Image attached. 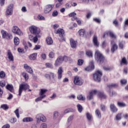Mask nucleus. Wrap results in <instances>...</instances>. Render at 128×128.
<instances>
[{"label": "nucleus", "mask_w": 128, "mask_h": 128, "mask_svg": "<svg viewBox=\"0 0 128 128\" xmlns=\"http://www.w3.org/2000/svg\"><path fill=\"white\" fill-rule=\"evenodd\" d=\"M96 94H98L99 98H106V96L104 94V93L103 92H98L96 90H92L90 92L89 95L87 96V100H92L94 98V96Z\"/></svg>", "instance_id": "1"}, {"label": "nucleus", "mask_w": 128, "mask_h": 128, "mask_svg": "<svg viewBox=\"0 0 128 128\" xmlns=\"http://www.w3.org/2000/svg\"><path fill=\"white\" fill-rule=\"evenodd\" d=\"M30 88V86L27 84H20L19 86L18 96H20L22 92V90L26 92L28 90V92H32V90Z\"/></svg>", "instance_id": "2"}, {"label": "nucleus", "mask_w": 128, "mask_h": 128, "mask_svg": "<svg viewBox=\"0 0 128 128\" xmlns=\"http://www.w3.org/2000/svg\"><path fill=\"white\" fill-rule=\"evenodd\" d=\"M95 60H96L100 64H102V62H104V56H102V54H100V52L98 50H97L96 52Z\"/></svg>", "instance_id": "3"}, {"label": "nucleus", "mask_w": 128, "mask_h": 128, "mask_svg": "<svg viewBox=\"0 0 128 128\" xmlns=\"http://www.w3.org/2000/svg\"><path fill=\"white\" fill-rule=\"evenodd\" d=\"M48 92V90L46 89H40V90L39 92L40 96L35 100V102H40L42 100H44V98L46 97V95L44 94Z\"/></svg>", "instance_id": "4"}, {"label": "nucleus", "mask_w": 128, "mask_h": 128, "mask_svg": "<svg viewBox=\"0 0 128 128\" xmlns=\"http://www.w3.org/2000/svg\"><path fill=\"white\" fill-rule=\"evenodd\" d=\"M29 30L30 32L34 36H38V34H40V28L34 25L29 27Z\"/></svg>", "instance_id": "5"}, {"label": "nucleus", "mask_w": 128, "mask_h": 128, "mask_svg": "<svg viewBox=\"0 0 128 128\" xmlns=\"http://www.w3.org/2000/svg\"><path fill=\"white\" fill-rule=\"evenodd\" d=\"M102 76V72L100 70H98L93 75V78L95 82H100V78Z\"/></svg>", "instance_id": "6"}, {"label": "nucleus", "mask_w": 128, "mask_h": 128, "mask_svg": "<svg viewBox=\"0 0 128 128\" xmlns=\"http://www.w3.org/2000/svg\"><path fill=\"white\" fill-rule=\"evenodd\" d=\"M14 12V4H10L8 7L6 11V16H12Z\"/></svg>", "instance_id": "7"}, {"label": "nucleus", "mask_w": 128, "mask_h": 128, "mask_svg": "<svg viewBox=\"0 0 128 128\" xmlns=\"http://www.w3.org/2000/svg\"><path fill=\"white\" fill-rule=\"evenodd\" d=\"M36 118L38 124H40V122H46V118L42 114L36 115Z\"/></svg>", "instance_id": "8"}, {"label": "nucleus", "mask_w": 128, "mask_h": 128, "mask_svg": "<svg viewBox=\"0 0 128 128\" xmlns=\"http://www.w3.org/2000/svg\"><path fill=\"white\" fill-rule=\"evenodd\" d=\"M1 34L3 38H8V40H12V34L8 33L6 31L4 30H1Z\"/></svg>", "instance_id": "9"}, {"label": "nucleus", "mask_w": 128, "mask_h": 128, "mask_svg": "<svg viewBox=\"0 0 128 128\" xmlns=\"http://www.w3.org/2000/svg\"><path fill=\"white\" fill-rule=\"evenodd\" d=\"M74 84L77 86H82V84H84V80L82 79V78L76 76L74 77Z\"/></svg>", "instance_id": "10"}, {"label": "nucleus", "mask_w": 128, "mask_h": 128, "mask_svg": "<svg viewBox=\"0 0 128 128\" xmlns=\"http://www.w3.org/2000/svg\"><path fill=\"white\" fill-rule=\"evenodd\" d=\"M56 34H58L59 36L62 40H64V29L59 28L56 32Z\"/></svg>", "instance_id": "11"}, {"label": "nucleus", "mask_w": 128, "mask_h": 128, "mask_svg": "<svg viewBox=\"0 0 128 128\" xmlns=\"http://www.w3.org/2000/svg\"><path fill=\"white\" fill-rule=\"evenodd\" d=\"M12 32L14 34H18V36H22V32L20 31V29L16 26L13 27Z\"/></svg>", "instance_id": "12"}, {"label": "nucleus", "mask_w": 128, "mask_h": 128, "mask_svg": "<svg viewBox=\"0 0 128 128\" xmlns=\"http://www.w3.org/2000/svg\"><path fill=\"white\" fill-rule=\"evenodd\" d=\"M62 72H64L62 67L60 66L58 68V71L57 72L58 79V80H60L62 78Z\"/></svg>", "instance_id": "13"}, {"label": "nucleus", "mask_w": 128, "mask_h": 128, "mask_svg": "<svg viewBox=\"0 0 128 128\" xmlns=\"http://www.w3.org/2000/svg\"><path fill=\"white\" fill-rule=\"evenodd\" d=\"M24 68L26 70V72H28L31 74H34V70H32V67L28 66V64H24Z\"/></svg>", "instance_id": "14"}, {"label": "nucleus", "mask_w": 128, "mask_h": 128, "mask_svg": "<svg viewBox=\"0 0 128 128\" xmlns=\"http://www.w3.org/2000/svg\"><path fill=\"white\" fill-rule=\"evenodd\" d=\"M62 62H64L62 60V56H60L58 57L55 61L54 66H60V64H62Z\"/></svg>", "instance_id": "15"}, {"label": "nucleus", "mask_w": 128, "mask_h": 128, "mask_svg": "<svg viewBox=\"0 0 128 128\" xmlns=\"http://www.w3.org/2000/svg\"><path fill=\"white\" fill-rule=\"evenodd\" d=\"M94 70V62L92 61L90 63V66L84 68L86 72H92Z\"/></svg>", "instance_id": "16"}, {"label": "nucleus", "mask_w": 128, "mask_h": 128, "mask_svg": "<svg viewBox=\"0 0 128 128\" xmlns=\"http://www.w3.org/2000/svg\"><path fill=\"white\" fill-rule=\"evenodd\" d=\"M52 8H54L52 5L48 4L46 6L44 9V12L45 14H48L52 10Z\"/></svg>", "instance_id": "17"}, {"label": "nucleus", "mask_w": 128, "mask_h": 128, "mask_svg": "<svg viewBox=\"0 0 128 128\" xmlns=\"http://www.w3.org/2000/svg\"><path fill=\"white\" fill-rule=\"evenodd\" d=\"M50 78H52V82L54 84L56 82V75L54 73L50 72Z\"/></svg>", "instance_id": "18"}, {"label": "nucleus", "mask_w": 128, "mask_h": 128, "mask_svg": "<svg viewBox=\"0 0 128 128\" xmlns=\"http://www.w3.org/2000/svg\"><path fill=\"white\" fill-rule=\"evenodd\" d=\"M111 44H113L111 48V52L114 54L116 50H118V45L114 44V40L111 41Z\"/></svg>", "instance_id": "19"}, {"label": "nucleus", "mask_w": 128, "mask_h": 128, "mask_svg": "<svg viewBox=\"0 0 128 128\" xmlns=\"http://www.w3.org/2000/svg\"><path fill=\"white\" fill-rule=\"evenodd\" d=\"M110 110L112 112H118V109L117 108L116 106V105L114 104H111L110 106Z\"/></svg>", "instance_id": "20"}, {"label": "nucleus", "mask_w": 128, "mask_h": 128, "mask_svg": "<svg viewBox=\"0 0 128 128\" xmlns=\"http://www.w3.org/2000/svg\"><path fill=\"white\" fill-rule=\"evenodd\" d=\"M93 44L95 46L98 48L100 46V42L98 40V36H94L93 38Z\"/></svg>", "instance_id": "21"}, {"label": "nucleus", "mask_w": 128, "mask_h": 128, "mask_svg": "<svg viewBox=\"0 0 128 128\" xmlns=\"http://www.w3.org/2000/svg\"><path fill=\"white\" fill-rule=\"evenodd\" d=\"M63 62H72V58L68 57L66 56H64V57H62Z\"/></svg>", "instance_id": "22"}, {"label": "nucleus", "mask_w": 128, "mask_h": 128, "mask_svg": "<svg viewBox=\"0 0 128 128\" xmlns=\"http://www.w3.org/2000/svg\"><path fill=\"white\" fill-rule=\"evenodd\" d=\"M70 46L72 48H76V42L73 39L70 40Z\"/></svg>", "instance_id": "23"}, {"label": "nucleus", "mask_w": 128, "mask_h": 128, "mask_svg": "<svg viewBox=\"0 0 128 128\" xmlns=\"http://www.w3.org/2000/svg\"><path fill=\"white\" fill-rule=\"evenodd\" d=\"M8 56L10 62H14V56L10 51L8 52Z\"/></svg>", "instance_id": "24"}, {"label": "nucleus", "mask_w": 128, "mask_h": 128, "mask_svg": "<svg viewBox=\"0 0 128 128\" xmlns=\"http://www.w3.org/2000/svg\"><path fill=\"white\" fill-rule=\"evenodd\" d=\"M6 90H10V92H14V86H12V84H8L6 86Z\"/></svg>", "instance_id": "25"}, {"label": "nucleus", "mask_w": 128, "mask_h": 128, "mask_svg": "<svg viewBox=\"0 0 128 128\" xmlns=\"http://www.w3.org/2000/svg\"><path fill=\"white\" fill-rule=\"evenodd\" d=\"M37 56H38V54L34 53L31 55H30V56H29V58L30 60H35Z\"/></svg>", "instance_id": "26"}, {"label": "nucleus", "mask_w": 128, "mask_h": 128, "mask_svg": "<svg viewBox=\"0 0 128 128\" xmlns=\"http://www.w3.org/2000/svg\"><path fill=\"white\" fill-rule=\"evenodd\" d=\"M33 120L34 119L30 117L25 118L22 120V122H32Z\"/></svg>", "instance_id": "27"}, {"label": "nucleus", "mask_w": 128, "mask_h": 128, "mask_svg": "<svg viewBox=\"0 0 128 128\" xmlns=\"http://www.w3.org/2000/svg\"><path fill=\"white\" fill-rule=\"evenodd\" d=\"M95 114L98 118H102V114H100V110H96Z\"/></svg>", "instance_id": "28"}, {"label": "nucleus", "mask_w": 128, "mask_h": 128, "mask_svg": "<svg viewBox=\"0 0 128 128\" xmlns=\"http://www.w3.org/2000/svg\"><path fill=\"white\" fill-rule=\"evenodd\" d=\"M86 55L87 56H88V58H92V52L90 50H88L86 51Z\"/></svg>", "instance_id": "29"}, {"label": "nucleus", "mask_w": 128, "mask_h": 128, "mask_svg": "<svg viewBox=\"0 0 128 128\" xmlns=\"http://www.w3.org/2000/svg\"><path fill=\"white\" fill-rule=\"evenodd\" d=\"M117 104L118 106H120V108H124V106H126V103L124 102H118Z\"/></svg>", "instance_id": "30"}, {"label": "nucleus", "mask_w": 128, "mask_h": 128, "mask_svg": "<svg viewBox=\"0 0 128 128\" xmlns=\"http://www.w3.org/2000/svg\"><path fill=\"white\" fill-rule=\"evenodd\" d=\"M77 100H86V97L84 96L82 94H79L77 96Z\"/></svg>", "instance_id": "31"}, {"label": "nucleus", "mask_w": 128, "mask_h": 128, "mask_svg": "<svg viewBox=\"0 0 128 128\" xmlns=\"http://www.w3.org/2000/svg\"><path fill=\"white\" fill-rule=\"evenodd\" d=\"M14 42L15 46H18V44H20V39L18 37L14 38Z\"/></svg>", "instance_id": "32"}, {"label": "nucleus", "mask_w": 128, "mask_h": 128, "mask_svg": "<svg viewBox=\"0 0 128 128\" xmlns=\"http://www.w3.org/2000/svg\"><path fill=\"white\" fill-rule=\"evenodd\" d=\"M80 36H86V30H80L78 31Z\"/></svg>", "instance_id": "33"}, {"label": "nucleus", "mask_w": 128, "mask_h": 128, "mask_svg": "<svg viewBox=\"0 0 128 128\" xmlns=\"http://www.w3.org/2000/svg\"><path fill=\"white\" fill-rule=\"evenodd\" d=\"M86 116L88 120L90 121L92 120V115L90 114V112H87L86 114Z\"/></svg>", "instance_id": "34"}, {"label": "nucleus", "mask_w": 128, "mask_h": 128, "mask_svg": "<svg viewBox=\"0 0 128 128\" xmlns=\"http://www.w3.org/2000/svg\"><path fill=\"white\" fill-rule=\"evenodd\" d=\"M46 40L48 44H52L53 42H52V38H50V37L47 38Z\"/></svg>", "instance_id": "35"}, {"label": "nucleus", "mask_w": 128, "mask_h": 128, "mask_svg": "<svg viewBox=\"0 0 128 128\" xmlns=\"http://www.w3.org/2000/svg\"><path fill=\"white\" fill-rule=\"evenodd\" d=\"M103 68L104 70H106V72H110L112 70L113 68L110 66H104Z\"/></svg>", "instance_id": "36"}, {"label": "nucleus", "mask_w": 128, "mask_h": 128, "mask_svg": "<svg viewBox=\"0 0 128 128\" xmlns=\"http://www.w3.org/2000/svg\"><path fill=\"white\" fill-rule=\"evenodd\" d=\"M38 38H40V34H38V36H36L33 38V40H33L35 44L38 42Z\"/></svg>", "instance_id": "37"}, {"label": "nucleus", "mask_w": 128, "mask_h": 128, "mask_svg": "<svg viewBox=\"0 0 128 128\" xmlns=\"http://www.w3.org/2000/svg\"><path fill=\"white\" fill-rule=\"evenodd\" d=\"M123 64H128V62L126 61V58H122L121 62H120V65L122 66Z\"/></svg>", "instance_id": "38"}, {"label": "nucleus", "mask_w": 128, "mask_h": 128, "mask_svg": "<svg viewBox=\"0 0 128 128\" xmlns=\"http://www.w3.org/2000/svg\"><path fill=\"white\" fill-rule=\"evenodd\" d=\"M22 76L25 78L26 80H28V74H27L26 72H22Z\"/></svg>", "instance_id": "39"}, {"label": "nucleus", "mask_w": 128, "mask_h": 128, "mask_svg": "<svg viewBox=\"0 0 128 128\" xmlns=\"http://www.w3.org/2000/svg\"><path fill=\"white\" fill-rule=\"evenodd\" d=\"M120 84L122 86H126L128 84V80L126 79H122L120 80Z\"/></svg>", "instance_id": "40"}, {"label": "nucleus", "mask_w": 128, "mask_h": 128, "mask_svg": "<svg viewBox=\"0 0 128 128\" xmlns=\"http://www.w3.org/2000/svg\"><path fill=\"white\" fill-rule=\"evenodd\" d=\"M0 108H2V110H8V106L6 104H3L1 105Z\"/></svg>", "instance_id": "41"}, {"label": "nucleus", "mask_w": 128, "mask_h": 128, "mask_svg": "<svg viewBox=\"0 0 128 128\" xmlns=\"http://www.w3.org/2000/svg\"><path fill=\"white\" fill-rule=\"evenodd\" d=\"M6 82L4 80L0 81V86L1 88H4L6 86Z\"/></svg>", "instance_id": "42"}, {"label": "nucleus", "mask_w": 128, "mask_h": 128, "mask_svg": "<svg viewBox=\"0 0 128 128\" xmlns=\"http://www.w3.org/2000/svg\"><path fill=\"white\" fill-rule=\"evenodd\" d=\"M118 84H110L108 86V88H117V86H118Z\"/></svg>", "instance_id": "43"}, {"label": "nucleus", "mask_w": 128, "mask_h": 128, "mask_svg": "<svg viewBox=\"0 0 128 128\" xmlns=\"http://www.w3.org/2000/svg\"><path fill=\"white\" fill-rule=\"evenodd\" d=\"M77 108L78 110V112H82V105L78 104L77 105Z\"/></svg>", "instance_id": "44"}, {"label": "nucleus", "mask_w": 128, "mask_h": 128, "mask_svg": "<svg viewBox=\"0 0 128 128\" xmlns=\"http://www.w3.org/2000/svg\"><path fill=\"white\" fill-rule=\"evenodd\" d=\"M6 77V72L4 71H1L0 72V78H4Z\"/></svg>", "instance_id": "45"}, {"label": "nucleus", "mask_w": 128, "mask_h": 128, "mask_svg": "<svg viewBox=\"0 0 128 128\" xmlns=\"http://www.w3.org/2000/svg\"><path fill=\"white\" fill-rule=\"evenodd\" d=\"M116 120H122V113H119L116 116Z\"/></svg>", "instance_id": "46"}, {"label": "nucleus", "mask_w": 128, "mask_h": 128, "mask_svg": "<svg viewBox=\"0 0 128 128\" xmlns=\"http://www.w3.org/2000/svg\"><path fill=\"white\" fill-rule=\"evenodd\" d=\"M108 34H110V36L112 38H116V36L114 35V34L112 32H108Z\"/></svg>", "instance_id": "47"}, {"label": "nucleus", "mask_w": 128, "mask_h": 128, "mask_svg": "<svg viewBox=\"0 0 128 128\" xmlns=\"http://www.w3.org/2000/svg\"><path fill=\"white\" fill-rule=\"evenodd\" d=\"M100 108L102 112H106V106L104 104L100 105Z\"/></svg>", "instance_id": "48"}, {"label": "nucleus", "mask_w": 128, "mask_h": 128, "mask_svg": "<svg viewBox=\"0 0 128 128\" xmlns=\"http://www.w3.org/2000/svg\"><path fill=\"white\" fill-rule=\"evenodd\" d=\"M48 56L50 58H54V52H50Z\"/></svg>", "instance_id": "49"}, {"label": "nucleus", "mask_w": 128, "mask_h": 128, "mask_svg": "<svg viewBox=\"0 0 128 128\" xmlns=\"http://www.w3.org/2000/svg\"><path fill=\"white\" fill-rule=\"evenodd\" d=\"M82 64H84V60H78V66H82Z\"/></svg>", "instance_id": "50"}, {"label": "nucleus", "mask_w": 128, "mask_h": 128, "mask_svg": "<svg viewBox=\"0 0 128 128\" xmlns=\"http://www.w3.org/2000/svg\"><path fill=\"white\" fill-rule=\"evenodd\" d=\"M10 122L11 124H14L16 122V118H12L10 120Z\"/></svg>", "instance_id": "51"}, {"label": "nucleus", "mask_w": 128, "mask_h": 128, "mask_svg": "<svg viewBox=\"0 0 128 128\" xmlns=\"http://www.w3.org/2000/svg\"><path fill=\"white\" fill-rule=\"evenodd\" d=\"M40 128H48V125L46 123H42L40 125Z\"/></svg>", "instance_id": "52"}, {"label": "nucleus", "mask_w": 128, "mask_h": 128, "mask_svg": "<svg viewBox=\"0 0 128 128\" xmlns=\"http://www.w3.org/2000/svg\"><path fill=\"white\" fill-rule=\"evenodd\" d=\"M72 111V108H68L64 111V114H68V112H70Z\"/></svg>", "instance_id": "53"}, {"label": "nucleus", "mask_w": 128, "mask_h": 128, "mask_svg": "<svg viewBox=\"0 0 128 128\" xmlns=\"http://www.w3.org/2000/svg\"><path fill=\"white\" fill-rule=\"evenodd\" d=\"M14 114H16L18 118H20V114H18V108L16 109L14 112Z\"/></svg>", "instance_id": "54"}, {"label": "nucleus", "mask_w": 128, "mask_h": 128, "mask_svg": "<svg viewBox=\"0 0 128 128\" xmlns=\"http://www.w3.org/2000/svg\"><path fill=\"white\" fill-rule=\"evenodd\" d=\"M38 20H44L45 18L43 16H42V15H39L38 16Z\"/></svg>", "instance_id": "55"}, {"label": "nucleus", "mask_w": 128, "mask_h": 128, "mask_svg": "<svg viewBox=\"0 0 128 128\" xmlns=\"http://www.w3.org/2000/svg\"><path fill=\"white\" fill-rule=\"evenodd\" d=\"M58 14V12L56 10H54L52 14V16H56Z\"/></svg>", "instance_id": "56"}, {"label": "nucleus", "mask_w": 128, "mask_h": 128, "mask_svg": "<svg viewBox=\"0 0 128 128\" xmlns=\"http://www.w3.org/2000/svg\"><path fill=\"white\" fill-rule=\"evenodd\" d=\"M109 94H110V96H116V92H114V91H110Z\"/></svg>", "instance_id": "57"}, {"label": "nucleus", "mask_w": 128, "mask_h": 128, "mask_svg": "<svg viewBox=\"0 0 128 128\" xmlns=\"http://www.w3.org/2000/svg\"><path fill=\"white\" fill-rule=\"evenodd\" d=\"M40 48V45H36L35 47L34 48V50H38Z\"/></svg>", "instance_id": "58"}, {"label": "nucleus", "mask_w": 128, "mask_h": 128, "mask_svg": "<svg viewBox=\"0 0 128 128\" xmlns=\"http://www.w3.org/2000/svg\"><path fill=\"white\" fill-rule=\"evenodd\" d=\"M56 98V93H54L52 94V95L50 96V98H51V100H54V98Z\"/></svg>", "instance_id": "59"}, {"label": "nucleus", "mask_w": 128, "mask_h": 128, "mask_svg": "<svg viewBox=\"0 0 128 128\" xmlns=\"http://www.w3.org/2000/svg\"><path fill=\"white\" fill-rule=\"evenodd\" d=\"M18 52H22V54H24V48H18Z\"/></svg>", "instance_id": "60"}, {"label": "nucleus", "mask_w": 128, "mask_h": 128, "mask_svg": "<svg viewBox=\"0 0 128 128\" xmlns=\"http://www.w3.org/2000/svg\"><path fill=\"white\" fill-rule=\"evenodd\" d=\"M46 66L47 68H52V65L50 63H46Z\"/></svg>", "instance_id": "61"}, {"label": "nucleus", "mask_w": 128, "mask_h": 128, "mask_svg": "<svg viewBox=\"0 0 128 128\" xmlns=\"http://www.w3.org/2000/svg\"><path fill=\"white\" fill-rule=\"evenodd\" d=\"M54 118H58V116H60V113H58V112L56 111L54 112Z\"/></svg>", "instance_id": "62"}, {"label": "nucleus", "mask_w": 128, "mask_h": 128, "mask_svg": "<svg viewBox=\"0 0 128 128\" xmlns=\"http://www.w3.org/2000/svg\"><path fill=\"white\" fill-rule=\"evenodd\" d=\"M41 58H42V60H46V54H41Z\"/></svg>", "instance_id": "63"}, {"label": "nucleus", "mask_w": 128, "mask_h": 128, "mask_svg": "<svg viewBox=\"0 0 128 128\" xmlns=\"http://www.w3.org/2000/svg\"><path fill=\"white\" fill-rule=\"evenodd\" d=\"M10 128V124H6L2 126V128Z\"/></svg>", "instance_id": "64"}]
</instances>
